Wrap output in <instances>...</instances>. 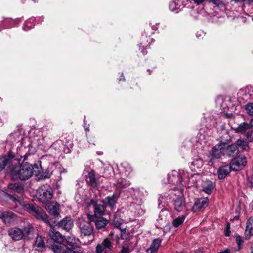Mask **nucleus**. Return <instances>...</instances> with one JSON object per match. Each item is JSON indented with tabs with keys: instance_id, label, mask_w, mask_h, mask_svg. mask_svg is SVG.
Masks as SVG:
<instances>
[{
	"instance_id": "f257e3e1",
	"label": "nucleus",
	"mask_w": 253,
	"mask_h": 253,
	"mask_svg": "<svg viewBox=\"0 0 253 253\" xmlns=\"http://www.w3.org/2000/svg\"><path fill=\"white\" fill-rule=\"evenodd\" d=\"M16 164L14 163L11 174L12 178L14 180L20 179L26 180L30 178L34 173L37 174L40 172V168L38 164H32L28 162L23 161L19 165V161Z\"/></svg>"
},
{
	"instance_id": "f03ea898",
	"label": "nucleus",
	"mask_w": 253,
	"mask_h": 253,
	"mask_svg": "<svg viewBox=\"0 0 253 253\" xmlns=\"http://www.w3.org/2000/svg\"><path fill=\"white\" fill-rule=\"evenodd\" d=\"M84 189L82 188H79L75 196V200L78 204L84 206L86 205L87 206H102L101 204L98 203L99 198L96 195L94 197L89 199L87 196L84 194Z\"/></svg>"
},
{
	"instance_id": "7ed1b4c3",
	"label": "nucleus",
	"mask_w": 253,
	"mask_h": 253,
	"mask_svg": "<svg viewBox=\"0 0 253 253\" xmlns=\"http://www.w3.org/2000/svg\"><path fill=\"white\" fill-rule=\"evenodd\" d=\"M168 182L171 184L170 189L175 191H178L179 193L182 194L183 188L181 183V178L178 176L177 171H174L169 173L167 175Z\"/></svg>"
},
{
	"instance_id": "20e7f679",
	"label": "nucleus",
	"mask_w": 253,
	"mask_h": 253,
	"mask_svg": "<svg viewBox=\"0 0 253 253\" xmlns=\"http://www.w3.org/2000/svg\"><path fill=\"white\" fill-rule=\"evenodd\" d=\"M50 248L54 253H83L84 250L81 247L69 248L65 245L52 244Z\"/></svg>"
},
{
	"instance_id": "39448f33",
	"label": "nucleus",
	"mask_w": 253,
	"mask_h": 253,
	"mask_svg": "<svg viewBox=\"0 0 253 253\" xmlns=\"http://www.w3.org/2000/svg\"><path fill=\"white\" fill-rule=\"evenodd\" d=\"M29 213L32 214L38 219L44 220L46 217L44 211L41 207H23Z\"/></svg>"
},
{
	"instance_id": "423d86ee",
	"label": "nucleus",
	"mask_w": 253,
	"mask_h": 253,
	"mask_svg": "<svg viewBox=\"0 0 253 253\" xmlns=\"http://www.w3.org/2000/svg\"><path fill=\"white\" fill-rule=\"evenodd\" d=\"M37 196L39 201L45 203L52 198V194L50 190L44 186L39 189Z\"/></svg>"
},
{
	"instance_id": "0eeeda50",
	"label": "nucleus",
	"mask_w": 253,
	"mask_h": 253,
	"mask_svg": "<svg viewBox=\"0 0 253 253\" xmlns=\"http://www.w3.org/2000/svg\"><path fill=\"white\" fill-rule=\"evenodd\" d=\"M81 236L82 237H91L93 238L94 234L93 227L89 223H81L79 225Z\"/></svg>"
},
{
	"instance_id": "6e6552de",
	"label": "nucleus",
	"mask_w": 253,
	"mask_h": 253,
	"mask_svg": "<svg viewBox=\"0 0 253 253\" xmlns=\"http://www.w3.org/2000/svg\"><path fill=\"white\" fill-rule=\"evenodd\" d=\"M247 163L246 158L245 156H238L233 159L231 161L232 170L237 171L242 169Z\"/></svg>"
},
{
	"instance_id": "1a4fd4ad",
	"label": "nucleus",
	"mask_w": 253,
	"mask_h": 253,
	"mask_svg": "<svg viewBox=\"0 0 253 253\" xmlns=\"http://www.w3.org/2000/svg\"><path fill=\"white\" fill-rule=\"evenodd\" d=\"M14 163L16 164L18 163V159H16L14 157H2L0 158V171H1L6 166H7L10 172H11L12 167Z\"/></svg>"
},
{
	"instance_id": "9d476101",
	"label": "nucleus",
	"mask_w": 253,
	"mask_h": 253,
	"mask_svg": "<svg viewBox=\"0 0 253 253\" xmlns=\"http://www.w3.org/2000/svg\"><path fill=\"white\" fill-rule=\"evenodd\" d=\"M112 247L111 242L108 238L105 239L103 242L97 245L96 247V253H111L110 252Z\"/></svg>"
},
{
	"instance_id": "9b49d317",
	"label": "nucleus",
	"mask_w": 253,
	"mask_h": 253,
	"mask_svg": "<svg viewBox=\"0 0 253 253\" xmlns=\"http://www.w3.org/2000/svg\"><path fill=\"white\" fill-rule=\"evenodd\" d=\"M49 234L52 240L55 242L53 244L64 245L63 244L64 237L60 232L52 229L50 230Z\"/></svg>"
},
{
	"instance_id": "f8f14e48",
	"label": "nucleus",
	"mask_w": 253,
	"mask_h": 253,
	"mask_svg": "<svg viewBox=\"0 0 253 253\" xmlns=\"http://www.w3.org/2000/svg\"><path fill=\"white\" fill-rule=\"evenodd\" d=\"M87 217L90 221L95 222V226L97 229L105 228L108 223V220L102 217H94L93 216H91L90 214H87Z\"/></svg>"
},
{
	"instance_id": "ddd939ff",
	"label": "nucleus",
	"mask_w": 253,
	"mask_h": 253,
	"mask_svg": "<svg viewBox=\"0 0 253 253\" xmlns=\"http://www.w3.org/2000/svg\"><path fill=\"white\" fill-rule=\"evenodd\" d=\"M8 234L15 241H19L24 238V232L22 229L14 227L8 230Z\"/></svg>"
},
{
	"instance_id": "4468645a",
	"label": "nucleus",
	"mask_w": 253,
	"mask_h": 253,
	"mask_svg": "<svg viewBox=\"0 0 253 253\" xmlns=\"http://www.w3.org/2000/svg\"><path fill=\"white\" fill-rule=\"evenodd\" d=\"M225 144L221 142L216 145L212 149V156L214 158H220L222 155H225L224 148Z\"/></svg>"
},
{
	"instance_id": "2eb2a0df",
	"label": "nucleus",
	"mask_w": 253,
	"mask_h": 253,
	"mask_svg": "<svg viewBox=\"0 0 253 253\" xmlns=\"http://www.w3.org/2000/svg\"><path fill=\"white\" fill-rule=\"evenodd\" d=\"M232 170V167L229 165H225L220 167L217 170L218 178L219 179H224Z\"/></svg>"
},
{
	"instance_id": "dca6fc26",
	"label": "nucleus",
	"mask_w": 253,
	"mask_h": 253,
	"mask_svg": "<svg viewBox=\"0 0 253 253\" xmlns=\"http://www.w3.org/2000/svg\"><path fill=\"white\" fill-rule=\"evenodd\" d=\"M225 144L224 151L225 154L229 157H234L238 153V148L236 144H231L228 145L226 142H223Z\"/></svg>"
},
{
	"instance_id": "f3484780",
	"label": "nucleus",
	"mask_w": 253,
	"mask_h": 253,
	"mask_svg": "<svg viewBox=\"0 0 253 253\" xmlns=\"http://www.w3.org/2000/svg\"><path fill=\"white\" fill-rule=\"evenodd\" d=\"M1 218L6 224L9 225L17 219V216L12 212H6L2 213Z\"/></svg>"
},
{
	"instance_id": "a211bd4d",
	"label": "nucleus",
	"mask_w": 253,
	"mask_h": 253,
	"mask_svg": "<svg viewBox=\"0 0 253 253\" xmlns=\"http://www.w3.org/2000/svg\"><path fill=\"white\" fill-rule=\"evenodd\" d=\"M161 242L162 240L160 238L153 240L150 247L146 250V253H157Z\"/></svg>"
},
{
	"instance_id": "6ab92c4d",
	"label": "nucleus",
	"mask_w": 253,
	"mask_h": 253,
	"mask_svg": "<svg viewBox=\"0 0 253 253\" xmlns=\"http://www.w3.org/2000/svg\"><path fill=\"white\" fill-rule=\"evenodd\" d=\"M59 226L62 229L68 231L72 228L73 226V222L71 218L66 217L59 223Z\"/></svg>"
},
{
	"instance_id": "aec40b11",
	"label": "nucleus",
	"mask_w": 253,
	"mask_h": 253,
	"mask_svg": "<svg viewBox=\"0 0 253 253\" xmlns=\"http://www.w3.org/2000/svg\"><path fill=\"white\" fill-rule=\"evenodd\" d=\"M86 182L93 188H96L98 186V182L93 171L92 170L88 172V176L86 178Z\"/></svg>"
},
{
	"instance_id": "412c9836",
	"label": "nucleus",
	"mask_w": 253,
	"mask_h": 253,
	"mask_svg": "<svg viewBox=\"0 0 253 253\" xmlns=\"http://www.w3.org/2000/svg\"><path fill=\"white\" fill-rule=\"evenodd\" d=\"M35 246L36 250L40 252H42L45 250V245L41 236H38L35 240Z\"/></svg>"
},
{
	"instance_id": "4be33fe9",
	"label": "nucleus",
	"mask_w": 253,
	"mask_h": 253,
	"mask_svg": "<svg viewBox=\"0 0 253 253\" xmlns=\"http://www.w3.org/2000/svg\"><path fill=\"white\" fill-rule=\"evenodd\" d=\"M22 230L24 232V239H29L31 238H32L34 230L33 227L31 225L27 224L23 228V230Z\"/></svg>"
},
{
	"instance_id": "5701e85b",
	"label": "nucleus",
	"mask_w": 253,
	"mask_h": 253,
	"mask_svg": "<svg viewBox=\"0 0 253 253\" xmlns=\"http://www.w3.org/2000/svg\"><path fill=\"white\" fill-rule=\"evenodd\" d=\"M120 170L124 173L125 176H128L132 171L131 166L127 162H123L121 164Z\"/></svg>"
},
{
	"instance_id": "b1692460",
	"label": "nucleus",
	"mask_w": 253,
	"mask_h": 253,
	"mask_svg": "<svg viewBox=\"0 0 253 253\" xmlns=\"http://www.w3.org/2000/svg\"><path fill=\"white\" fill-rule=\"evenodd\" d=\"M203 191L207 194H211L214 189V184L211 181L206 180L203 185Z\"/></svg>"
},
{
	"instance_id": "393cba45",
	"label": "nucleus",
	"mask_w": 253,
	"mask_h": 253,
	"mask_svg": "<svg viewBox=\"0 0 253 253\" xmlns=\"http://www.w3.org/2000/svg\"><path fill=\"white\" fill-rule=\"evenodd\" d=\"M118 197L116 195H113L111 196H108L106 197L102 202L104 206H114L116 202Z\"/></svg>"
},
{
	"instance_id": "a878e982",
	"label": "nucleus",
	"mask_w": 253,
	"mask_h": 253,
	"mask_svg": "<svg viewBox=\"0 0 253 253\" xmlns=\"http://www.w3.org/2000/svg\"><path fill=\"white\" fill-rule=\"evenodd\" d=\"M66 240V242L69 245L71 246V248L73 247H80L79 246H75L79 241L78 238H76L73 235L67 236L66 238L64 237V240Z\"/></svg>"
},
{
	"instance_id": "bb28decb",
	"label": "nucleus",
	"mask_w": 253,
	"mask_h": 253,
	"mask_svg": "<svg viewBox=\"0 0 253 253\" xmlns=\"http://www.w3.org/2000/svg\"><path fill=\"white\" fill-rule=\"evenodd\" d=\"M236 146L243 151H248L249 149L248 143L244 139H239L236 141Z\"/></svg>"
},
{
	"instance_id": "cd10ccee",
	"label": "nucleus",
	"mask_w": 253,
	"mask_h": 253,
	"mask_svg": "<svg viewBox=\"0 0 253 253\" xmlns=\"http://www.w3.org/2000/svg\"><path fill=\"white\" fill-rule=\"evenodd\" d=\"M48 212L51 215L58 216L60 212L59 207H47Z\"/></svg>"
},
{
	"instance_id": "c85d7f7f",
	"label": "nucleus",
	"mask_w": 253,
	"mask_h": 253,
	"mask_svg": "<svg viewBox=\"0 0 253 253\" xmlns=\"http://www.w3.org/2000/svg\"><path fill=\"white\" fill-rule=\"evenodd\" d=\"M104 207H94V214L91 215L94 217L102 216L104 214Z\"/></svg>"
},
{
	"instance_id": "c756f323",
	"label": "nucleus",
	"mask_w": 253,
	"mask_h": 253,
	"mask_svg": "<svg viewBox=\"0 0 253 253\" xmlns=\"http://www.w3.org/2000/svg\"><path fill=\"white\" fill-rule=\"evenodd\" d=\"M8 189L13 190L17 193H21L23 191V187L17 183H11L8 185Z\"/></svg>"
},
{
	"instance_id": "7c9ffc66",
	"label": "nucleus",
	"mask_w": 253,
	"mask_h": 253,
	"mask_svg": "<svg viewBox=\"0 0 253 253\" xmlns=\"http://www.w3.org/2000/svg\"><path fill=\"white\" fill-rule=\"evenodd\" d=\"M129 181L126 179L121 178L118 179L117 182V187L119 188H126L130 185Z\"/></svg>"
},
{
	"instance_id": "2f4dec72",
	"label": "nucleus",
	"mask_w": 253,
	"mask_h": 253,
	"mask_svg": "<svg viewBox=\"0 0 253 253\" xmlns=\"http://www.w3.org/2000/svg\"><path fill=\"white\" fill-rule=\"evenodd\" d=\"M250 128V126L247 123L243 122L241 123L237 128L236 130L238 132L243 133Z\"/></svg>"
},
{
	"instance_id": "473e14b6",
	"label": "nucleus",
	"mask_w": 253,
	"mask_h": 253,
	"mask_svg": "<svg viewBox=\"0 0 253 253\" xmlns=\"http://www.w3.org/2000/svg\"><path fill=\"white\" fill-rule=\"evenodd\" d=\"M185 219V215H181L175 219L173 221V225L175 227H177L181 225Z\"/></svg>"
},
{
	"instance_id": "72a5a7b5",
	"label": "nucleus",
	"mask_w": 253,
	"mask_h": 253,
	"mask_svg": "<svg viewBox=\"0 0 253 253\" xmlns=\"http://www.w3.org/2000/svg\"><path fill=\"white\" fill-rule=\"evenodd\" d=\"M245 109L249 115L253 117V102L248 103L246 104Z\"/></svg>"
},
{
	"instance_id": "f704fd0d",
	"label": "nucleus",
	"mask_w": 253,
	"mask_h": 253,
	"mask_svg": "<svg viewBox=\"0 0 253 253\" xmlns=\"http://www.w3.org/2000/svg\"><path fill=\"white\" fill-rule=\"evenodd\" d=\"M222 142H228L231 140V137L229 135L228 132L225 130L222 131V136L220 137Z\"/></svg>"
},
{
	"instance_id": "c9c22d12",
	"label": "nucleus",
	"mask_w": 253,
	"mask_h": 253,
	"mask_svg": "<svg viewBox=\"0 0 253 253\" xmlns=\"http://www.w3.org/2000/svg\"><path fill=\"white\" fill-rule=\"evenodd\" d=\"M208 202V199L207 197L201 198L197 199L195 202L194 206H204L207 204Z\"/></svg>"
},
{
	"instance_id": "e433bc0d",
	"label": "nucleus",
	"mask_w": 253,
	"mask_h": 253,
	"mask_svg": "<svg viewBox=\"0 0 253 253\" xmlns=\"http://www.w3.org/2000/svg\"><path fill=\"white\" fill-rule=\"evenodd\" d=\"M5 196L7 198H8V200L10 201H13L16 204L17 203H19V204H21V201L20 199H18L16 198L15 195H11L10 194H7L6 193H4Z\"/></svg>"
},
{
	"instance_id": "4c0bfd02",
	"label": "nucleus",
	"mask_w": 253,
	"mask_h": 253,
	"mask_svg": "<svg viewBox=\"0 0 253 253\" xmlns=\"http://www.w3.org/2000/svg\"><path fill=\"white\" fill-rule=\"evenodd\" d=\"M214 4L217 5V6L220 8V9L222 11H224L226 9V7L223 2L221 1V0H210Z\"/></svg>"
},
{
	"instance_id": "58836bf2",
	"label": "nucleus",
	"mask_w": 253,
	"mask_h": 253,
	"mask_svg": "<svg viewBox=\"0 0 253 253\" xmlns=\"http://www.w3.org/2000/svg\"><path fill=\"white\" fill-rule=\"evenodd\" d=\"M174 206H182L184 205V201L181 196L178 195L175 199L173 200Z\"/></svg>"
},
{
	"instance_id": "ea45409f",
	"label": "nucleus",
	"mask_w": 253,
	"mask_h": 253,
	"mask_svg": "<svg viewBox=\"0 0 253 253\" xmlns=\"http://www.w3.org/2000/svg\"><path fill=\"white\" fill-rule=\"evenodd\" d=\"M245 234L246 237H249L253 235V232L252 231V226L246 224V230L245 231Z\"/></svg>"
},
{
	"instance_id": "a19ab883",
	"label": "nucleus",
	"mask_w": 253,
	"mask_h": 253,
	"mask_svg": "<svg viewBox=\"0 0 253 253\" xmlns=\"http://www.w3.org/2000/svg\"><path fill=\"white\" fill-rule=\"evenodd\" d=\"M236 242L238 246L239 249L241 248L242 246L243 240L240 236H237L236 237Z\"/></svg>"
},
{
	"instance_id": "79ce46f5",
	"label": "nucleus",
	"mask_w": 253,
	"mask_h": 253,
	"mask_svg": "<svg viewBox=\"0 0 253 253\" xmlns=\"http://www.w3.org/2000/svg\"><path fill=\"white\" fill-rule=\"evenodd\" d=\"M246 136L250 142H253V131L248 132Z\"/></svg>"
},
{
	"instance_id": "37998d69",
	"label": "nucleus",
	"mask_w": 253,
	"mask_h": 253,
	"mask_svg": "<svg viewBox=\"0 0 253 253\" xmlns=\"http://www.w3.org/2000/svg\"><path fill=\"white\" fill-rule=\"evenodd\" d=\"M122 253H128L129 252V249L128 247L123 246L121 249Z\"/></svg>"
},
{
	"instance_id": "c03bdc74",
	"label": "nucleus",
	"mask_w": 253,
	"mask_h": 253,
	"mask_svg": "<svg viewBox=\"0 0 253 253\" xmlns=\"http://www.w3.org/2000/svg\"><path fill=\"white\" fill-rule=\"evenodd\" d=\"M113 224L115 227L120 229L122 223L120 221L114 220Z\"/></svg>"
},
{
	"instance_id": "a18cd8bd",
	"label": "nucleus",
	"mask_w": 253,
	"mask_h": 253,
	"mask_svg": "<svg viewBox=\"0 0 253 253\" xmlns=\"http://www.w3.org/2000/svg\"><path fill=\"white\" fill-rule=\"evenodd\" d=\"M176 2L175 1H172V2H170V3L169 4V8L170 9V10L171 11H174V7L176 6Z\"/></svg>"
},
{
	"instance_id": "49530a36",
	"label": "nucleus",
	"mask_w": 253,
	"mask_h": 253,
	"mask_svg": "<svg viewBox=\"0 0 253 253\" xmlns=\"http://www.w3.org/2000/svg\"><path fill=\"white\" fill-rule=\"evenodd\" d=\"M246 224L252 225L253 224V216L250 217L247 220Z\"/></svg>"
},
{
	"instance_id": "de8ad7c7",
	"label": "nucleus",
	"mask_w": 253,
	"mask_h": 253,
	"mask_svg": "<svg viewBox=\"0 0 253 253\" xmlns=\"http://www.w3.org/2000/svg\"><path fill=\"white\" fill-rule=\"evenodd\" d=\"M202 207H192L191 208V211L193 212H195L197 211L200 210L201 208H202Z\"/></svg>"
},
{
	"instance_id": "09e8293b",
	"label": "nucleus",
	"mask_w": 253,
	"mask_h": 253,
	"mask_svg": "<svg viewBox=\"0 0 253 253\" xmlns=\"http://www.w3.org/2000/svg\"><path fill=\"white\" fill-rule=\"evenodd\" d=\"M89 124H86L85 123V121L84 120V127L85 130L86 132H88L89 131Z\"/></svg>"
},
{
	"instance_id": "8fccbe9b",
	"label": "nucleus",
	"mask_w": 253,
	"mask_h": 253,
	"mask_svg": "<svg viewBox=\"0 0 253 253\" xmlns=\"http://www.w3.org/2000/svg\"><path fill=\"white\" fill-rule=\"evenodd\" d=\"M198 162L199 164V166L198 167H200V166H201L203 164V162H202V161L201 160H196V161H194L192 162V164L195 165L196 164V162Z\"/></svg>"
},
{
	"instance_id": "3c124183",
	"label": "nucleus",
	"mask_w": 253,
	"mask_h": 253,
	"mask_svg": "<svg viewBox=\"0 0 253 253\" xmlns=\"http://www.w3.org/2000/svg\"><path fill=\"white\" fill-rule=\"evenodd\" d=\"M217 253H230V250L229 249H226L223 251H221Z\"/></svg>"
},
{
	"instance_id": "603ef678",
	"label": "nucleus",
	"mask_w": 253,
	"mask_h": 253,
	"mask_svg": "<svg viewBox=\"0 0 253 253\" xmlns=\"http://www.w3.org/2000/svg\"><path fill=\"white\" fill-rule=\"evenodd\" d=\"M225 235L226 236H229L230 235V231L228 230L225 231Z\"/></svg>"
},
{
	"instance_id": "864d4df0",
	"label": "nucleus",
	"mask_w": 253,
	"mask_h": 253,
	"mask_svg": "<svg viewBox=\"0 0 253 253\" xmlns=\"http://www.w3.org/2000/svg\"><path fill=\"white\" fill-rule=\"evenodd\" d=\"M52 206H59V205L57 202H55V203H53V205Z\"/></svg>"
},
{
	"instance_id": "5fc2aeb1",
	"label": "nucleus",
	"mask_w": 253,
	"mask_h": 253,
	"mask_svg": "<svg viewBox=\"0 0 253 253\" xmlns=\"http://www.w3.org/2000/svg\"><path fill=\"white\" fill-rule=\"evenodd\" d=\"M250 124H251V125L253 126V118L252 119H251V121H250Z\"/></svg>"
},
{
	"instance_id": "6e6d98bb",
	"label": "nucleus",
	"mask_w": 253,
	"mask_h": 253,
	"mask_svg": "<svg viewBox=\"0 0 253 253\" xmlns=\"http://www.w3.org/2000/svg\"><path fill=\"white\" fill-rule=\"evenodd\" d=\"M50 176V174L48 173L47 175L44 176V178H47V177H49Z\"/></svg>"
},
{
	"instance_id": "4d7b16f0",
	"label": "nucleus",
	"mask_w": 253,
	"mask_h": 253,
	"mask_svg": "<svg viewBox=\"0 0 253 253\" xmlns=\"http://www.w3.org/2000/svg\"><path fill=\"white\" fill-rule=\"evenodd\" d=\"M195 253H202V252L200 250H198Z\"/></svg>"
},
{
	"instance_id": "13d9d810",
	"label": "nucleus",
	"mask_w": 253,
	"mask_h": 253,
	"mask_svg": "<svg viewBox=\"0 0 253 253\" xmlns=\"http://www.w3.org/2000/svg\"><path fill=\"white\" fill-rule=\"evenodd\" d=\"M159 203L158 205H160V204H161L162 203V202L161 201V200L160 199H159Z\"/></svg>"
},
{
	"instance_id": "bf43d9fd",
	"label": "nucleus",
	"mask_w": 253,
	"mask_h": 253,
	"mask_svg": "<svg viewBox=\"0 0 253 253\" xmlns=\"http://www.w3.org/2000/svg\"><path fill=\"white\" fill-rule=\"evenodd\" d=\"M26 156H27V154H26L24 155H22V154H20V157H26Z\"/></svg>"
},
{
	"instance_id": "052dcab7",
	"label": "nucleus",
	"mask_w": 253,
	"mask_h": 253,
	"mask_svg": "<svg viewBox=\"0 0 253 253\" xmlns=\"http://www.w3.org/2000/svg\"><path fill=\"white\" fill-rule=\"evenodd\" d=\"M182 207H180V206H179V207H177V208H176V210L177 211H179L178 208H181Z\"/></svg>"
},
{
	"instance_id": "680f3d73",
	"label": "nucleus",
	"mask_w": 253,
	"mask_h": 253,
	"mask_svg": "<svg viewBox=\"0 0 253 253\" xmlns=\"http://www.w3.org/2000/svg\"><path fill=\"white\" fill-rule=\"evenodd\" d=\"M23 206H31V205L30 204H26L23 205Z\"/></svg>"
},
{
	"instance_id": "e2e57ef3",
	"label": "nucleus",
	"mask_w": 253,
	"mask_h": 253,
	"mask_svg": "<svg viewBox=\"0 0 253 253\" xmlns=\"http://www.w3.org/2000/svg\"><path fill=\"white\" fill-rule=\"evenodd\" d=\"M2 213L0 211V218H1Z\"/></svg>"
},
{
	"instance_id": "0e129e2a",
	"label": "nucleus",
	"mask_w": 253,
	"mask_h": 253,
	"mask_svg": "<svg viewBox=\"0 0 253 253\" xmlns=\"http://www.w3.org/2000/svg\"><path fill=\"white\" fill-rule=\"evenodd\" d=\"M230 228V225H229V224H228L227 225V229H228V228Z\"/></svg>"
},
{
	"instance_id": "69168bd1",
	"label": "nucleus",
	"mask_w": 253,
	"mask_h": 253,
	"mask_svg": "<svg viewBox=\"0 0 253 253\" xmlns=\"http://www.w3.org/2000/svg\"><path fill=\"white\" fill-rule=\"evenodd\" d=\"M122 76L123 77L122 80H123V81H125V78H124V76H123V74H122Z\"/></svg>"
},
{
	"instance_id": "338daca9",
	"label": "nucleus",
	"mask_w": 253,
	"mask_h": 253,
	"mask_svg": "<svg viewBox=\"0 0 253 253\" xmlns=\"http://www.w3.org/2000/svg\"><path fill=\"white\" fill-rule=\"evenodd\" d=\"M176 9H177V8H176V9H174V11H175V12H176V13H177V12H178V11H176Z\"/></svg>"
},
{
	"instance_id": "774afa93",
	"label": "nucleus",
	"mask_w": 253,
	"mask_h": 253,
	"mask_svg": "<svg viewBox=\"0 0 253 253\" xmlns=\"http://www.w3.org/2000/svg\"><path fill=\"white\" fill-rule=\"evenodd\" d=\"M251 253H253V250L251 251Z\"/></svg>"
}]
</instances>
